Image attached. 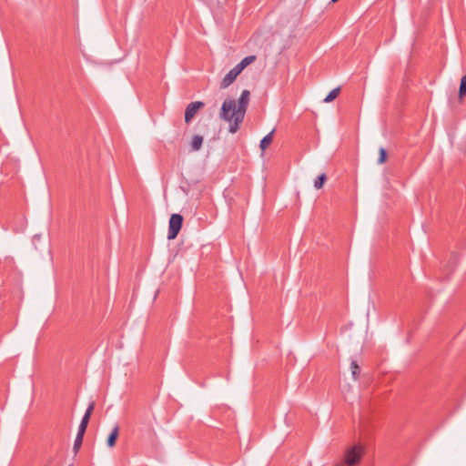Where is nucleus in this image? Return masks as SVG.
Instances as JSON below:
<instances>
[{"label": "nucleus", "instance_id": "nucleus-8", "mask_svg": "<svg viewBox=\"0 0 466 466\" xmlns=\"http://www.w3.org/2000/svg\"><path fill=\"white\" fill-rule=\"evenodd\" d=\"M273 134L274 130L270 131L268 135H266L260 141V148L264 151L273 141Z\"/></svg>", "mask_w": 466, "mask_h": 466}, {"label": "nucleus", "instance_id": "nucleus-1", "mask_svg": "<svg viewBox=\"0 0 466 466\" xmlns=\"http://www.w3.org/2000/svg\"><path fill=\"white\" fill-rule=\"evenodd\" d=\"M249 91L243 90L238 102L235 99L228 98L222 104L219 117L229 123L228 131L232 134L239 129L240 124L244 120L249 104Z\"/></svg>", "mask_w": 466, "mask_h": 466}, {"label": "nucleus", "instance_id": "nucleus-14", "mask_svg": "<svg viewBox=\"0 0 466 466\" xmlns=\"http://www.w3.org/2000/svg\"><path fill=\"white\" fill-rule=\"evenodd\" d=\"M350 368H351V372H352L353 379L357 380L358 374L360 372V367H359V365H358L356 360H352L351 361Z\"/></svg>", "mask_w": 466, "mask_h": 466}, {"label": "nucleus", "instance_id": "nucleus-17", "mask_svg": "<svg viewBox=\"0 0 466 466\" xmlns=\"http://www.w3.org/2000/svg\"><path fill=\"white\" fill-rule=\"evenodd\" d=\"M336 466H340V465H336Z\"/></svg>", "mask_w": 466, "mask_h": 466}, {"label": "nucleus", "instance_id": "nucleus-9", "mask_svg": "<svg viewBox=\"0 0 466 466\" xmlns=\"http://www.w3.org/2000/svg\"><path fill=\"white\" fill-rule=\"evenodd\" d=\"M203 144V137L199 135H195L192 137L191 141V148L193 151H198L201 148Z\"/></svg>", "mask_w": 466, "mask_h": 466}, {"label": "nucleus", "instance_id": "nucleus-16", "mask_svg": "<svg viewBox=\"0 0 466 466\" xmlns=\"http://www.w3.org/2000/svg\"><path fill=\"white\" fill-rule=\"evenodd\" d=\"M85 433H81L80 431H78V434L76 436V441H75V450H78L82 444L83 437Z\"/></svg>", "mask_w": 466, "mask_h": 466}, {"label": "nucleus", "instance_id": "nucleus-4", "mask_svg": "<svg viewBox=\"0 0 466 466\" xmlns=\"http://www.w3.org/2000/svg\"><path fill=\"white\" fill-rule=\"evenodd\" d=\"M205 106V104L201 101H195L189 103L185 110V122L187 124H189L192 119L195 117L198 110L203 108Z\"/></svg>", "mask_w": 466, "mask_h": 466}, {"label": "nucleus", "instance_id": "nucleus-12", "mask_svg": "<svg viewBox=\"0 0 466 466\" xmlns=\"http://www.w3.org/2000/svg\"><path fill=\"white\" fill-rule=\"evenodd\" d=\"M327 180V176L325 173L320 174L314 181V187L317 189H319L323 187L325 181Z\"/></svg>", "mask_w": 466, "mask_h": 466}, {"label": "nucleus", "instance_id": "nucleus-2", "mask_svg": "<svg viewBox=\"0 0 466 466\" xmlns=\"http://www.w3.org/2000/svg\"><path fill=\"white\" fill-rule=\"evenodd\" d=\"M183 223V217L180 214H173L169 218V228L167 232L168 239H174L179 230L181 229Z\"/></svg>", "mask_w": 466, "mask_h": 466}, {"label": "nucleus", "instance_id": "nucleus-3", "mask_svg": "<svg viewBox=\"0 0 466 466\" xmlns=\"http://www.w3.org/2000/svg\"><path fill=\"white\" fill-rule=\"evenodd\" d=\"M361 456L362 449L359 446H354L346 451L345 463L348 466H355L360 461Z\"/></svg>", "mask_w": 466, "mask_h": 466}, {"label": "nucleus", "instance_id": "nucleus-5", "mask_svg": "<svg viewBox=\"0 0 466 466\" xmlns=\"http://www.w3.org/2000/svg\"><path fill=\"white\" fill-rule=\"evenodd\" d=\"M241 73L239 69H238L237 66H235L222 79L220 83L221 88H227L238 77V76Z\"/></svg>", "mask_w": 466, "mask_h": 466}, {"label": "nucleus", "instance_id": "nucleus-13", "mask_svg": "<svg viewBox=\"0 0 466 466\" xmlns=\"http://www.w3.org/2000/svg\"><path fill=\"white\" fill-rule=\"evenodd\" d=\"M459 95L460 96H466V75H464L461 79Z\"/></svg>", "mask_w": 466, "mask_h": 466}, {"label": "nucleus", "instance_id": "nucleus-6", "mask_svg": "<svg viewBox=\"0 0 466 466\" xmlns=\"http://www.w3.org/2000/svg\"><path fill=\"white\" fill-rule=\"evenodd\" d=\"M94 408H95V404L94 403H91L89 405V407L87 408L86 410V412L81 421V424L79 426V431H81V433H85L86 432V430L87 428V425H88V422H89V420H90V416L94 410Z\"/></svg>", "mask_w": 466, "mask_h": 466}, {"label": "nucleus", "instance_id": "nucleus-11", "mask_svg": "<svg viewBox=\"0 0 466 466\" xmlns=\"http://www.w3.org/2000/svg\"><path fill=\"white\" fill-rule=\"evenodd\" d=\"M339 92H340L339 87L334 88L328 94V96L324 98L323 101L325 103H329V102L333 101L339 96Z\"/></svg>", "mask_w": 466, "mask_h": 466}, {"label": "nucleus", "instance_id": "nucleus-15", "mask_svg": "<svg viewBox=\"0 0 466 466\" xmlns=\"http://www.w3.org/2000/svg\"><path fill=\"white\" fill-rule=\"evenodd\" d=\"M379 153L380 157L378 159V164H383L387 159V151L384 147H380Z\"/></svg>", "mask_w": 466, "mask_h": 466}, {"label": "nucleus", "instance_id": "nucleus-7", "mask_svg": "<svg viewBox=\"0 0 466 466\" xmlns=\"http://www.w3.org/2000/svg\"><path fill=\"white\" fill-rule=\"evenodd\" d=\"M256 60L255 56H248L244 57L237 66L238 69H239L241 72L251 63H253Z\"/></svg>", "mask_w": 466, "mask_h": 466}, {"label": "nucleus", "instance_id": "nucleus-10", "mask_svg": "<svg viewBox=\"0 0 466 466\" xmlns=\"http://www.w3.org/2000/svg\"><path fill=\"white\" fill-rule=\"evenodd\" d=\"M118 435H119V428H118V426H116L107 440V444L109 447H114L116 445Z\"/></svg>", "mask_w": 466, "mask_h": 466}]
</instances>
